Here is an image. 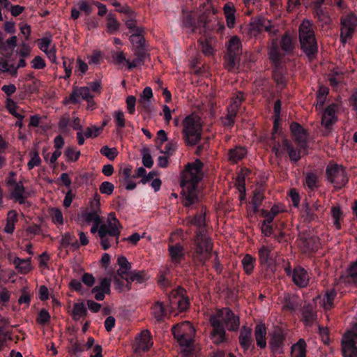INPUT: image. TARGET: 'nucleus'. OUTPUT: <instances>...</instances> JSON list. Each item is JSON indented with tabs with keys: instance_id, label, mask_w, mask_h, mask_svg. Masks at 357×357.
Segmentation results:
<instances>
[{
	"instance_id": "1",
	"label": "nucleus",
	"mask_w": 357,
	"mask_h": 357,
	"mask_svg": "<svg viewBox=\"0 0 357 357\" xmlns=\"http://www.w3.org/2000/svg\"><path fill=\"white\" fill-rule=\"evenodd\" d=\"M202 167L203 163L199 160H196L188 163L182 174L181 186L185 206H190L198 201L196 187L203 176Z\"/></svg>"
},
{
	"instance_id": "2",
	"label": "nucleus",
	"mask_w": 357,
	"mask_h": 357,
	"mask_svg": "<svg viewBox=\"0 0 357 357\" xmlns=\"http://www.w3.org/2000/svg\"><path fill=\"white\" fill-rule=\"evenodd\" d=\"M121 225L114 213H109L107 221L100 223L98 235L100 238V244L104 250H107L114 243L118 244L121 234Z\"/></svg>"
},
{
	"instance_id": "3",
	"label": "nucleus",
	"mask_w": 357,
	"mask_h": 357,
	"mask_svg": "<svg viewBox=\"0 0 357 357\" xmlns=\"http://www.w3.org/2000/svg\"><path fill=\"white\" fill-rule=\"evenodd\" d=\"M195 328L188 321L176 324L172 328L174 338L180 345L181 353L184 357H194L192 352V337Z\"/></svg>"
},
{
	"instance_id": "4",
	"label": "nucleus",
	"mask_w": 357,
	"mask_h": 357,
	"mask_svg": "<svg viewBox=\"0 0 357 357\" xmlns=\"http://www.w3.org/2000/svg\"><path fill=\"white\" fill-rule=\"evenodd\" d=\"M182 134L184 142L188 146H195L202 139L203 122L201 118L192 114L184 118L182 121Z\"/></svg>"
},
{
	"instance_id": "5",
	"label": "nucleus",
	"mask_w": 357,
	"mask_h": 357,
	"mask_svg": "<svg viewBox=\"0 0 357 357\" xmlns=\"http://www.w3.org/2000/svg\"><path fill=\"white\" fill-rule=\"evenodd\" d=\"M299 36L303 50L312 59L317 51V45L312 24L309 20L303 21L299 28Z\"/></svg>"
},
{
	"instance_id": "6",
	"label": "nucleus",
	"mask_w": 357,
	"mask_h": 357,
	"mask_svg": "<svg viewBox=\"0 0 357 357\" xmlns=\"http://www.w3.org/2000/svg\"><path fill=\"white\" fill-rule=\"evenodd\" d=\"M212 244L210 238L201 231L195 238V248L193 256L200 262H204L210 256Z\"/></svg>"
},
{
	"instance_id": "7",
	"label": "nucleus",
	"mask_w": 357,
	"mask_h": 357,
	"mask_svg": "<svg viewBox=\"0 0 357 357\" xmlns=\"http://www.w3.org/2000/svg\"><path fill=\"white\" fill-rule=\"evenodd\" d=\"M342 348L344 357H357V322L351 331L344 335Z\"/></svg>"
},
{
	"instance_id": "8",
	"label": "nucleus",
	"mask_w": 357,
	"mask_h": 357,
	"mask_svg": "<svg viewBox=\"0 0 357 357\" xmlns=\"http://www.w3.org/2000/svg\"><path fill=\"white\" fill-rule=\"evenodd\" d=\"M340 25V40L342 44H345L352 38L357 27V16L353 13L342 16Z\"/></svg>"
},
{
	"instance_id": "9",
	"label": "nucleus",
	"mask_w": 357,
	"mask_h": 357,
	"mask_svg": "<svg viewBox=\"0 0 357 357\" xmlns=\"http://www.w3.org/2000/svg\"><path fill=\"white\" fill-rule=\"evenodd\" d=\"M327 177L336 188H341L348 181V178L342 166L336 164L330 165L327 167Z\"/></svg>"
},
{
	"instance_id": "10",
	"label": "nucleus",
	"mask_w": 357,
	"mask_h": 357,
	"mask_svg": "<svg viewBox=\"0 0 357 357\" xmlns=\"http://www.w3.org/2000/svg\"><path fill=\"white\" fill-rule=\"evenodd\" d=\"M262 31H267L271 35H275L278 28L271 24V22L265 18H259L252 21L248 28L250 37L257 36Z\"/></svg>"
},
{
	"instance_id": "11",
	"label": "nucleus",
	"mask_w": 357,
	"mask_h": 357,
	"mask_svg": "<svg viewBox=\"0 0 357 357\" xmlns=\"http://www.w3.org/2000/svg\"><path fill=\"white\" fill-rule=\"evenodd\" d=\"M220 322L222 324L224 323L229 331H237L240 326L239 317L233 314V312L228 308H224L218 310L213 314Z\"/></svg>"
},
{
	"instance_id": "12",
	"label": "nucleus",
	"mask_w": 357,
	"mask_h": 357,
	"mask_svg": "<svg viewBox=\"0 0 357 357\" xmlns=\"http://www.w3.org/2000/svg\"><path fill=\"white\" fill-rule=\"evenodd\" d=\"M185 290L181 287L172 292L169 296V307L171 310L176 307L180 312L185 310L189 305L188 299L185 296Z\"/></svg>"
},
{
	"instance_id": "13",
	"label": "nucleus",
	"mask_w": 357,
	"mask_h": 357,
	"mask_svg": "<svg viewBox=\"0 0 357 357\" xmlns=\"http://www.w3.org/2000/svg\"><path fill=\"white\" fill-rule=\"evenodd\" d=\"M83 100L88 102L89 107H92L91 105H93V102L89 87H75L69 97V100H66L65 102L70 101L73 103H77Z\"/></svg>"
},
{
	"instance_id": "14",
	"label": "nucleus",
	"mask_w": 357,
	"mask_h": 357,
	"mask_svg": "<svg viewBox=\"0 0 357 357\" xmlns=\"http://www.w3.org/2000/svg\"><path fill=\"white\" fill-rule=\"evenodd\" d=\"M210 324L213 327V331L211 333V339L215 344H220L225 340V331L223 325L220 322V320L217 319L214 314H212L210 317Z\"/></svg>"
},
{
	"instance_id": "15",
	"label": "nucleus",
	"mask_w": 357,
	"mask_h": 357,
	"mask_svg": "<svg viewBox=\"0 0 357 357\" xmlns=\"http://www.w3.org/2000/svg\"><path fill=\"white\" fill-rule=\"evenodd\" d=\"M286 273L288 275L291 274V278L294 284L298 287H306L309 282V275L307 271L302 267L295 268L293 272H291L290 268H286Z\"/></svg>"
},
{
	"instance_id": "16",
	"label": "nucleus",
	"mask_w": 357,
	"mask_h": 357,
	"mask_svg": "<svg viewBox=\"0 0 357 357\" xmlns=\"http://www.w3.org/2000/svg\"><path fill=\"white\" fill-rule=\"evenodd\" d=\"M38 46L52 63L56 62V50L55 45L52 44L51 36H45L39 40Z\"/></svg>"
},
{
	"instance_id": "17",
	"label": "nucleus",
	"mask_w": 357,
	"mask_h": 357,
	"mask_svg": "<svg viewBox=\"0 0 357 357\" xmlns=\"http://www.w3.org/2000/svg\"><path fill=\"white\" fill-rule=\"evenodd\" d=\"M324 207L317 202L307 203L304 206L303 216L310 222L317 219L324 213Z\"/></svg>"
},
{
	"instance_id": "18",
	"label": "nucleus",
	"mask_w": 357,
	"mask_h": 357,
	"mask_svg": "<svg viewBox=\"0 0 357 357\" xmlns=\"http://www.w3.org/2000/svg\"><path fill=\"white\" fill-rule=\"evenodd\" d=\"M337 106L335 104L329 105L324 111L321 116V124L326 128L328 129L337 120L336 115Z\"/></svg>"
},
{
	"instance_id": "19",
	"label": "nucleus",
	"mask_w": 357,
	"mask_h": 357,
	"mask_svg": "<svg viewBox=\"0 0 357 357\" xmlns=\"http://www.w3.org/2000/svg\"><path fill=\"white\" fill-rule=\"evenodd\" d=\"M10 197L15 202L20 204H25L29 194L26 192L25 188L21 181L15 186L9 188Z\"/></svg>"
},
{
	"instance_id": "20",
	"label": "nucleus",
	"mask_w": 357,
	"mask_h": 357,
	"mask_svg": "<svg viewBox=\"0 0 357 357\" xmlns=\"http://www.w3.org/2000/svg\"><path fill=\"white\" fill-rule=\"evenodd\" d=\"M153 344L151 339L150 332L144 330L136 337L135 351L148 350Z\"/></svg>"
},
{
	"instance_id": "21",
	"label": "nucleus",
	"mask_w": 357,
	"mask_h": 357,
	"mask_svg": "<svg viewBox=\"0 0 357 357\" xmlns=\"http://www.w3.org/2000/svg\"><path fill=\"white\" fill-rule=\"evenodd\" d=\"M290 128L295 140L297 142L301 149H305L307 139V135L305 130L297 123H293Z\"/></svg>"
},
{
	"instance_id": "22",
	"label": "nucleus",
	"mask_w": 357,
	"mask_h": 357,
	"mask_svg": "<svg viewBox=\"0 0 357 357\" xmlns=\"http://www.w3.org/2000/svg\"><path fill=\"white\" fill-rule=\"evenodd\" d=\"M266 328L264 324L259 323L257 324L255 329V337L257 344L263 349L266 347Z\"/></svg>"
},
{
	"instance_id": "23",
	"label": "nucleus",
	"mask_w": 357,
	"mask_h": 357,
	"mask_svg": "<svg viewBox=\"0 0 357 357\" xmlns=\"http://www.w3.org/2000/svg\"><path fill=\"white\" fill-rule=\"evenodd\" d=\"M117 263L119 266L117 273L123 280H126L131 271V264L124 256H119L117 259Z\"/></svg>"
},
{
	"instance_id": "24",
	"label": "nucleus",
	"mask_w": 357,
	"mask_h": 357,
	"mask_svg": "<svg viewBox=\"0 0 357 357\" xmlns=\"http://www.w3.org/2000/svg\"><path fill=\"white\" fill-rule=\"evenodd\" d=\"M134 54L136 56V58L132 61H130L129 59L128 61L127 67L129 70L141 66L144 63V61L146 59V58L147 57V54L145 52L144 48L134 50Z\"/></svg>"
},
{
	"instance_id": "25",
	"label": "nucleus",
	"mask_w": 357,
	"mask_h": 357,
	"mask_svg": "<svg viewBox=\"0 0 357 357\" xmlns=\"http://www.w3.org/2000/svg\"><path fill=\"white\" fill-rule=\"evenodd\" d=\"M336 296V292L334 289H330L326 291L324 296L321 298V296H318L314 301L319 300L321 302V307L325 310H328L333 307V301Z\"/></svg>"
},
{
	"instance_id": "26",
	"label": "nucleus",
	"mask_w": 357,
	"mask_h": 357,
	"mask_svg": "<svg viewBox=\"0 0 357 357\" xmlns=\"http://www.w3.org/2000/svg\"><path fill=\"white\" fill-rule=\"evenodd\" d=\"M239 341L241 345L244 348V349L248 350L250 349L252 342V329L243 326L240 333Z\"/></svg>"
},
{
	"instance_id": "27",
	"label": "nucleus",
	"mask_w": 357,
	"mask_h": 357,
	"mask_svg": "<svg viewBox=\"0 0 357 357\" xmlns=\"http://www.w3.org/2000/svg\"><path fill=\"white\" fill-rule=\"evenodd\" d=\"M169 252L171 259L174 264H178L184 257L183 248L180 244L169 245Z\"/></svg>"
},
{
	"instance_id": "28",
	"label": "nucleus",
	"mask_w": 357,
	"mask_h": 357,
	"mask_svg": "<svg viewBox=\"0 0 357 357\" xmlns=\"http://www.w3.org/2000/svg\"><path fill=\"white\" fill-rule=\"evenodd\" d=\"M341 283L357 285V262L353 263L347 270V275L341 278Z\"/></svg>"
},
{
	"instance_id": "29",
	"label": "nucleus",
	"mask_w": 357,
	"mask_h": 357,
	"mask_svg": "<svg viewBox=\"0 0 357 357\" xmlns=\"http://www.w3.org/2000/svg\"><path fill=\"white\" fill-rule=\"evenodd\" d=\"M13 262L18 272L20 273H27L31 269V260L29 258L20 259L19 257H15Z\"/></svg>"
},
{
	"instance_id": "30",
	"label": "nucleus",
	"mask_w": 357,
	"mask_h": 357,
	"mask_svg": "<svg viewBox=\"0 0 357 357\" xmlns=\"http://www.w3.org/2000/svg\"><path fill=\"white\" fill-rule=\"evenodd\" d=\"M247 155V150L242 146H236L230 149L228 153V158L232 162H236L243 159Z\"/></svg>"
},
{
	"instance_id": "31",
	"label": "nucleus",
	"mask_w": 357,
	"mask_h": 357,
	"mask_svg": "<svg viewBox=\"0 0 357 357\" xmlns=\"http://www.w3.org/2000/svg\"><path fill=\"white\" fill-rule=\"evenodd\" d=\"M152 98V89L147 86L144 89L142 93L140 95L138 103L142 108L148 109L151 105Z\"/></svg>"
},
{
	"instance_id": "32",
	"label": "nucleus",
	"mask_w": 357,
	"mask_h": 357,
	"mask_svg": "<svg viewBox=\"0 0 357 357\" xmlns=\"http://www.w3.org/2000/svg\"><path fill=\"white\" fill-rule=\"evenodd\" d=\"M243 99V94L241 93H238L236 96H234L227 107V114L236 116L238 107Z\"/></svg>"
},
{
	"instance_id": "33",
	"label": "nucleus",
	"mask_w": 357,
	"mask_h": 357,
	"mask_svg": "<svg viewBox=\"0 0 357 357\" xmlns=\"http://www.w3.org/2000/svg\"><path fill=\"white\" fill-rule=\"evenodd\" d=\"M87 314V310L83 302L76 303L73 305L72 316L75 320H79L84 317Z\"/></svg>"
},
{
	"instance_id": "34",
	"label": "nucleus",
	"mask_w": 357,
	"mask_h": 357,
	"mask_svg": "<svg viewBox=\"0 0 357 357\" xmlns=\"http://www.w3.org/2000/svg\"><path fill=\"white\" fill-rule=\"evenodd\" d=\"M224 12L228 27L233 28L236 21L235 9L234 6L230 4H225L224 6Z\"/></svg>"
},
{
	"instance_id": "35",
	"label": "nucleus",
	"mask_w": 357,
	"mask_h": 357,
	"mask_svg": "<svg viewBox=\"0 0 357 357\" xmlns=\"http://www.w3.org/2000/svg\"><path fill=\"white\" fill-rule=\"evenodd\" d=\"M305 342L301 339L291 347V357H305Z\"/></svg>"
},
{
	"instance_id": "36",
	"label": "nucleus",
	"mask_w": 357,
	"mask_h": 357,
	"mask_svg": "<svg viewBox=\"0 0 357 357\" xmlns=\"http://www.w3.org/2000/svg\"><path fill=\"white\" fill-rule=\"evenodd\" d=\"M149 278L147 274L144 271H132L128 274L126 279L128 283L131 282H137L138 283H142Z\"/></svg>"
},
{
	"instance_id": "37",
	"label": "nucleus",
	"mask_w": 357,
	"mask_h": 357,
	"mask_svg": "<svg viewBox=\"0 0 357 357\" xmlns=\"http://www.w3.org/2000/svg\"><path fill=\"white\" fill-rule=\"evenodd\" d=\"M17 220V213L15 211H10L8 213L6 225L4 231L6 233L12 234L15 229V222Z\"/></svg>"
},
{
	"instance_id": "38",
	"label": "nucleus",
	"mask_w": 357,
	"mask_h": 357,
	"mask_svg": "<svg viewBox=\"0 0 357 357\" xmlns=\"http://www.w3.org/2000/svg\"><path fill=\"white\" fill-rule=\"evenodd\" d=\"M82 220L86 224H90L91 222H101V219L99 213L98 211H89L83 213L82 215Z\"/></svg>"
},
{
	"instance_id": "39",
	"label": "nucleus",
	"mask_w": 357,
	"mask_h": 357,
	"mask_svg": "<svg viewBox=\"0 0 357 357\" xmlns=\"http://www.w3.org/2000/svg\"><path fill=\"white\" fill-rule=\"evenodd\" d=\"M241 47V40L237 36L232 37L228 44V54L238 55Z\"/></svg>"
},
{
	"instance_id": "40",
	"label": "nucleus",
	"mask_w": 357,
	"mask_h": 357,
	"mask_svg": "<svg viewBox=\"0 0 357 357\" xmlns=\"http://www.w3.org/2000/svg\"><path fill=\"white\" fill-rule=\"evenodd\" d=\"M50 215L52 222L58 226H62L64 222L62 212L59 208H52L50 211Z\"/></svg>"
},
{
	"instance_id": "41",
	"label": "nucleus",
	"mask_w": 357,
	"mask_h": 357,
	"mask_svg": "<svg viewBox=\"0 0 357 357\" xmlns=\"http://www.w3.org/2000/svg\"><path fill=\"white\" fill-rule=\"evenodd\" d=\"M141 32L142 31H139V32H135L130 37V40L131 43L135 46L134 50L144 48L143 43L144 39L142 35L141 34Z\"/></svg>"
},
{
	"instance_id": "42",
	"label": "nucleus",
	"mask_w": 357,
	"mask_h": 357,
	"mask_svg": "<svg viewBox=\"0 0 357 357\" xmlns=\"http://www.w3.org/2000/svg\"><path fill=\"white\" fill-rule=\"evenodd\" d=\"M255 259L250 255H246L242 259V265L246 273L250 274L254 269Z\"/></svg>"
},
{
	"instance_id": "43",
	"label": "nucleus",
	"mask_w": 357,
	"mask_h": 357,
	"mask_svg": "<svg viewBox=\"0 0 357 357\" xmlns=\"http://www.w3.org/2000/svg\"><path fill=\"white\" fill-rule=\"evenodd\" d=\"M119 28V24L114 15L109 13L107 17V31L113 33Z\"/></svg>"
},
{
	"instance_id": "44",
	"label": "nucleus",
	"mask_w": 357,
	"mask_h": 357,
	"mask_svg": "<svg viewBox=\"0 0 357 357\" xmlns=\"http://www.w3.org/2000/svg\"><path fill=\"white\" fill-rule=\"evenodd\" d=\"M300 305V303L298 301L297 297L296 296H287L284 298V303L283 307L284 309L289 310L291 311H294L296 310V308Z\"/></svg>"
},
{
	"instance_id": "45",
	"label": "nucleus",
	"mask_w": 357,
	"mask_h": 357,
	"mask_svg": "<svg viewBox=\"0 0 357 357\" xmlns=\"http://www.w3.org/2000/svg\"><path fill=\"white\" fill-rule=\"evenodd\" d=\"M237 55L227 54L225 56V67L229 71L235 72L237 69Z\"/></svg>"
},
{
	"instance_id": "46",
	"label": "nucleus",
	"mask_w": 357,
	"mask_h": 357,
	"mask_svg": "<svg viewBox=\"0 0 357 357\" xmlns=\"http://www.w3.org/2000/svg\"><path fill=\"white\" fill-rule=\"evenodd\" d=\"M16 53L20 57L27 58L31 53V47L26 41H22L18 46Z\"/></svg>"
},
{
	"instance_id": "47",
	"label": "nucleus",
	"mask_w": 357,
	"mask_h": 357,
	"mask_svg": "<svg viewBox=\"0 0 357 357\" xmlns=\"http://www.w3.org/2000/svg\"><path fill=\"white\" fill-rule=\"evenodd\" d=\"M152 314L158 321H161L165 317V310L160 302H157L152 308Z\"/></svg>"
},
{
	"instance_id": "48",
	"label": "nucleus",
	"mask_w": 357,
	"mask_h": 357,
	"mask_svg": "<svg viewBox=\"0 0 357 357\" xmlns=\"http://www.w3.org/2000/svg\"><path fill=\"white\" fill-rule=\"evenodd\" d=\"M188 221L191 224L197 226L198 227H202L205 224V211L202 210L199 214L195 217H189Z\"/></svg>"
},
{
	"instance_id": "49",
	"label": "nucleus",
	"mask_w": 357,
	"mask_h": 357,
	"mask_svg": "<svg viewBox=\"0 0 357 357\" xmlns=\"http://www.w3.org/2000/svg\"><path fill=\"white\" fill-rule=\"evenodd\" d=\"M315 13H316V15L318 17L319 21L321 23V25L328 24L331 22V17L323 10L322 8H315Z\"/></svg>"
},
{
	"instance_id": "50",
	"label": "nucleus",
	"mask_w": 357,
	"mask_h": 357,
	"mask_svg": "<svg viewBox=\"0 0 357 357\" xmlns=\"http://www.w3.org/2000/svg\"><path fill=\"white\" fill-rule=\"evenodd\" d=\"M113 117L116 121V126L120 128H125L126 119L124 112L121 110H116L113 113Z\"/></svg>"
},
{
	"instance_id": "51",
	"label": "nucleus",
	"mask_w": 357,
	"mask_h": 357,
	"mask_svg": "<svg viewBox=\"0 0 357 357\" xmlns=\"http://www.w3.org/2000/svg\"><path fill=\"white\" fill-rule=\"evenodd\" d=\"M142 155L143 165L147 168H151L153 165V161L150 153V150L148 148H143L142 149Z\"/></svg>"
},
{
	"instance_id": "52",
	"label": "nucleus",
	"mask_w": 357,
	"mask_h": 357,
	"mask_svg": "<svg viewBox=\"0 0 357 357\" xmlns=\"http://www.w3.org/2000/svg\"><path fill=\"white\" fill-rule=\"evenodd\" d=\"M283 146L286 149V150L289 153V155L291 160L294 161H298L301 158V153L299 151H295L291 145L288 143L287 140H284Z\"/></svg>"
},
{
	"instance_id": "53",
	"label": "nucleus",
	"mask_w": 357,
	"mask_h": 357,
	"mask_svg": "<svg viewBox=\"0 0 357 357\" xmlns=\"http://www.w3.org/2000/svg\"><path fill=\"white\" fill-rule=\"evenodd\" d=\"M89 206L91 211H98L100 213V196L96 192L93 197L90 199L89 201Z\"/></svg>"
},
{
	"instance_id": "54",
	"label": "nucleus",
	"mask_w": 357,
	"mask_h": 357,
	"mask_svg": "<svg viewBox=\"0 0 357 357\" xmlns=\"http://www.w3.org/2000/svg\"><path fill=\"white\" fill-rule=\"evenodd\" d=\"M0 70L3 72H9L12 75H16L17 68L14 64H9L5 59L0 60Z\"/></svg>"
},
{
	"instance_id": "55",
	"label": "nucleus",
	"mask_w": 357,
	"mask_h": 357,
	"mask_svg": "<svg viewBox=\"0 0 357 357\" xmlns=\"http://www.w3.org/2000/svg\"><path fill=\"white\" fill-rule=\"evenodd\" d=\"M271 250L266 246H262L259 250V260L261 264H268L271 257H270Z\"/></svg>"
},
{
	"instance_id": "56",
	"label": "nucleus",
	"mask_w": 357,
	"mask_h": 357,
	"mask_svg": "<svg viewBox=\"0 0 357 357\" xmlns=\"http://www.w3.org/2000/svg\"><path fill=\"white\" fill-rule=\"evenodd\" d=\"M331 215L333 219V225L337 229L340 228V218L342 215V212L338 206H334L331 210Z\"/></svg>"
},
{
	"instance_id": "57",
	"label": "nucleus",
	"mask_w": 357,
	"mask_h": 357,
	"mask_svg": "<svg viewBox=\"0 0 357 357\" xmlns=\"http://www.w3.org/2000/svg\"><path fill=\"white\" fill-rule=\"evenodd\" d=\"M64 154L68 161L75 162L79 158L80 155V151L69 147L66 150Z\"/></svg>"
},
{
	"instance_id": "58",
	"label": "nucleus",
	"mask_w": 357,
	"mask_h": 357,
	"mask_svg": "<svg viewBox=\"0 0 357 357\" xmlns=\"http://www.w3.org/2000/svg\"><path fill=\"white\" fill-rule=\"evenodd\" d=\"M100 153L109 160H114L118 155V151L115 148H109L107 146L100 149Z\"/></svg>"
},
{
	"instance_id": "59",
	"label": "nucleus",
	"mask_w": 357,
	"mask_h": 357,
	"mask_svg": "<svg viewBox=\"0 0 357 357\" xmlns=\"http://www.w3.org/2000/svg\"><path fill=\"white\" fill-rule=\"evenodd\" d=\"M112 57L115 64L121 65L124 63H126L128 65V59H126V56L122 51H116L113 52Z\"/></svg>"
},
{
	"instance_id": "60",
	"label": "nucleus",
	"mask_w": 357,
	"mask_h": 357,
	"mask_svg": "<svg viewBox=\"0 0 357 357\" xmlns=\"http://www.w3.org/2000/svg\"><path fill=\"white\" fill-rule=\"evenodd\" d=\"M99 190L102 194L110 195L114 192V185L109 181H104L100 184Z\"/></svg>"
},
{
	"instance_id": "61",
	"label": "nucleus",
	"mask_w": 357,
	"mask_h": 357,
	"mask_svg": "<svg viewBox=\"0 0 357 357\" xmlns=\"http://www.w3.org/2000/svg\"><path fill=\"white\" fill-rule=\"evenodd\" d=\"M102 130V127L92 126L89 127L84 132V136L86 138L96 137Z\"/></svg>"
},
{
	"instance_id": "62",
	"label": "nucleus",
	"mask_w": 357,
	"mask_h": 357,
	"mask_svg": "<svg viewBox=\"0 0 357 357\" xmlns=\"http://www.w3.org/2000/svg\"><path fill=\"white\" fill-rule=\"evenodd\" d=\"M269 56L271 60L274 63H277L279 61L280 54L276 43H273L269 50Z\"/></svg>"
},
{
	"instance_id": "63",
	"label": "nucleus",
	"mask_w": 357,
	"mask_h": 357,
	"mask_svg": "<svg viewBox=\"0 0 357 357\" xmlns=\"http://www.w3.org/2000/svg\"><path fill=\"white\" fill-rule=\"evenodd\" d=\"M282 50L285 52H289L293 50L292 40L289 36H284L281 41Z\"/></svg>"
},
{
	"instance_id": "64",
	"label": "nucleus",
	"mask_w": 357,
	"mask_h": 357,
	"mask_svg": "<svg viewBox=\"0 0 357 357\" xmlns=\"http://www.w3.org/2000/svg\"><path fill=\"white\" fill-rule=\"evenodd\" d=\"M6 106L9 112L12 114L15 117L21 118V114L17 113L16 111L17 106L14 100L10 98H8L6 100Z\"/></svg>"
}]
</instances>
